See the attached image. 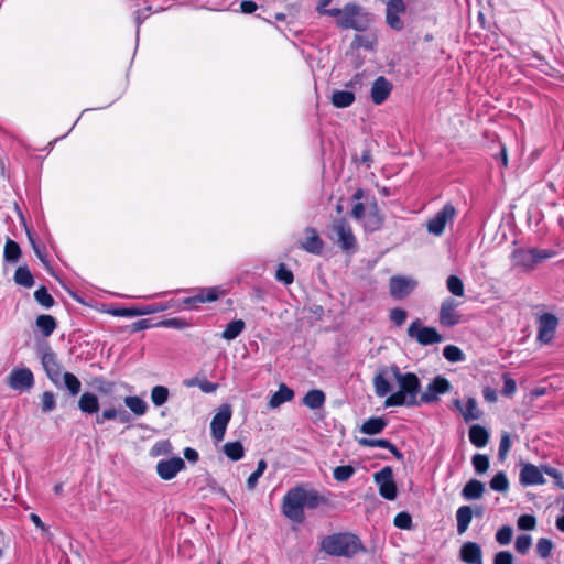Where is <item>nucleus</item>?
<instances>
[{
	"instance_id": "nucleus-1",
	"label": "nucleus",
	"mask_w": 564,
	"mask_h": 564,
	"mask_svg": "<svg viewBox=\"0 0 564 564\" xmlns=\"http://www.w3.org/2000/svg\"><path fill=\"white\" fill-rule=\"evenodd\" d=\"M323 501V497L316 490L296 486L284 495L282 512L291 521L302 523L305 519L304 508L315 509Z\"/></svg>"
},
{
	"instance_id": "nucleus-2",
	"label": "nucleus",
	"mask_w": 564,
	"mask_h": 564,
	"mask_svg": "<svg viewBox=\"0 0 564 564\" xmlns=\"http://www.w3.org/2000/svg\"><path fill=\"white\" fill-rule=\"evenodd\" d=\"M392 377L399 386V391L390 394L386 402V406H413L417 404V393L420 391V380L415 373H402L397 366L390 368Z\"/></svg>"
},
{
	"instance_id": "nucleus-3",
	"label": "nucleus",
	"mask_w": 564,
	"mask_h": 564,
	"mask_svg": "<svg viewBox=\"0 0 564 564\" xmlns=\"http://www.w3.org/2000/svg\"><path fill=\"white\" fill-rule=\"evenodd\" d=\"M321 550L330 556L351 558L365 547L361 540L354 533H333L322 539Z\"/></svg>"
},
{
	"instance_id": "nucleus-4",
	"label": "nucleus",
	"mask_w": 564,
	"mask_h": 564,
	"mask_svg": "<svg viewBox=\"0 0 564 564\" xmlns=\"http://www.w3.org/2000/svg\"><path fill=\"white\" fill-rule=\"evenodd\" d=\"M373 21V15L357 4H347L344 7L343 18L337 20V25L343 29H354L356 31H366Z\"/></svg>"
},
{
	"instance_id": "nucleus-5",
	"label": "nucleus",
	"mask_w": 564,
	"mask_h": 564,
	"mask_svg": "<svg viewBox=\"0 0 564 564\" xmlns=\"http://www.w3.org/2000/svg\"><path fill=\"white\" fill-rule=\"evenodd\" d=\"M328 237L346 252L356 251L357 249V239L350 224L345 218L333 220Z\"/></svg>"
},
{
	"instance_id": "nucleus-6",
	"label": "nucleus",
	"mask_w": 564,
	"mask_h": 564,
	"mask_svg": "<svg viewBox=\"0 0 564 564\" xmlns=\"http://www.w3.org/2000/svg\"><path fill=\"white\" fill-rule=\"evenodd\" d=\"M177 305L175 300H170L164 303H151L140 306L121 307L112 311L113 316L120 317H133L160 313L170 308H174Z\"/></svg>"
},
{
	"instance_id": "nucleus-7",
	"label": "nucleus",
	"mask_w": 564,
	"mask_h": 564,
	"mask_svg": "<svg viewBox=\"0 0 564 564\" xmlns=\"http://www.w3.org/2000/svg\"><path fill=\"white\" fill-rule=\"evenodd\" d=\"M408 336L415 339L422 346L438 344L443 340L442 335L434 327L422 326L420 319H415L410 324Z\"/></svg>"
},
{
	"instance_id": "nucleus-8",
	"label": "nucleus",
	"mask_w": 564,
	"mask_h": 564,
	"mask_svg": "<svg viewBox=\"0 0 564 564\" xmlns=\"http://www.w3.org/2000/svg\"><path fill=\"white\" fill-rule=\"evenodd\" d=\"M455 216H456L455 207L451 203L445 204L443 206V208L440 209L434 215V217H432L427 221L426 229H427L429 234L437 236V237L442 236L445 230L446 225L448 223H453Z\"/></svg>"
},
{
	"instance_id": "nucleus-9",
	"label": "nucleus",
	"mask_w": 564,
	"mask_h": 564,
	"mask_svg": "<svg viewBox=\"0 0 564 564\" xmlns=\"http://www.w3.org/2000/svg\"><path fill=\"white\" fill-rule=\"evenodd\" d=\"M375 481L379 486V494L388 500L397 498V485L393 480V471L389 466L383 467L380 471L375 474Z\"/></svg>"
},
{
	"instance_id": "nucleus-10",
	"label": "nucleus",
	"mask_w": 564,
	"mask_h": 564,
	"mask_svg": "<svg viewBox=\"0 0 564 564\" xmlns=\"http://www.w3.org/2000/svg\"><path fill=\"white\" fill-rule=\"evenodd\" d=\"M558 319L551 313L542 314L538 319V335L536 338L542 344H550L554 338Z\"/></svg>"
},
{
	"instance_id": "nucleus-11",
	"label": "nucleus",
	"mask_w": 564,
	"mask_h": 564,
	"mask_svg": "<svg viewBox=\"0 0 564 564\" xmlns=\"http://www.w3.org/2000/svg\"><path fill=\"white\" fill-rule=\"evenodd\" d=\"M41 361L50 380L56 388H62V366L57 360L56 354L51 348H47L43 352Z\"/></svg>"
},
{
	"instance_id": "nucleus-12",
	"label": "nucleus",
	"mask_w": 564,
	"mask_h": 564,
	"mask_svg": "<svg viewBox=\"0 0 564 564\" xmlns=\"http://www.w3.org/2000/svg\"><path fill=\"white\" fill-rule=\"evenodd\" d=\"M231 408L228 404H224L219 408L218 412L213 417L210 430L212 436L216 442L224 440L227 425L231 419Z\"/></svg>"
},
{
	"instance_id": "nucleus-13",
	"label": "nucleus",
	"mask_w": 564,
	"mask_h": 564,
	"mask_svg": "<svg viewBox=\"0 0 564 564\" xmlns=\"http://www.w3.org/2000/svg\"><path fill=\"white\" fill-rule=\"evenodd\" d=\"M451 390L449 381L442 377L437 376L433 379L432 382L429 383L426 390L421 394V402L423 403H432L438 400L440 394H444Z\"/></svg>"
},
{
	"instance_id": "nucleus-14",
	"label": "nucleus",
	"mask_w": 564,
	"mask_h": 564,
	"mask_svg": "<svg viewBox=\"0 0 564 564\" xmlns=\"http://www.w3.org/2000/svg\"><path fill=\"white\" fill-rule=\"evenodd\" d=\"M8 383L13 390H29L34 386V377L30 369H13L8 378Z\"/></svg>"
},
{
	"instance_id": "nucleus-15",
	"label": "nucleus",
	"mask_w": 564,
	"mask_h": 564,
	"mask_svg": "<svg viewBox=\"0 0 564 564\" xmlns=\"http://www.w3.org/2000/svg\"><path fill=\"white\" fill-rule=\"evenodd\" d=\"M458 303L451 297L442 302L440 310V323L445 327H453L460 322V315L457 312Z\"/></svg>"
},
{
	"instance_id": "nucleus-16",
	"label": "nucleus",
	"mask_w": 564,
	"mask_h": 564,
	"mask_svg": "<svg viewBox=\"0 0 564 564\" xmlns=\"http://www.w3.org/2000/svg\"><path fill=\"white\" fill-rule=\"evenodd\" d=\"M184 468L185 462L181 457H172L160 460L156 465V473L162 479L171 480Z\"/></svg>"
},
{
	"instance_id": "nucleus-17",
	"label": "nucleus",
	"mask_w": 564,
	"mask_h": 564,
	"mask_svg": "<svg viewBox=\"0 0 564 564\" xmlns=\"http://www.w3.org/2000/svg\"><path fill=\"white\" fill-rule=\"evenodd\" d=\"M299 247L312 254H321L324 249V241L317 230L313 227L304 229V239L299 241Z\"/></svg>"
},
{
	"instance_id": "nucleus-18",
	"label": "nucleus",
	"mask_w": 564,
	"mask_h": 564,
	"mask_svg": "<svg viewBox=\"0 0 564 564\" xmlns=\"http://www.w3.org/2000/svg\"><path fill=\"white\" fill-rule=\"evenodd\" d=\"M415 286L414 280L404 276H392L389 283L390 294L395 300L406 297Z\"/></svg>"
},
{
	"instance_id": "nucleus-19",
	"label": "nucleus",
	"mask_w": 564,
	"mask_h": 564,
	"mask_svg": "<svg viewBox=\"0 0 564 564\" xmlns=\"http://www.w3.org/2000/svg\"><path fill=\"white\" fill-rule=\"evenodd\" d=\"M545 478L543 477L542 470L530 463L522 464V468L520 471V482L523 486H534V485H543L545 484Z\"/></svg>"
},
{
	"instance_id": "nucleus-20",
	"label": "nucleus",
	"mask_w": 564,
	"mask_h": 564,
	"mask_svg": "<svg viewBox=\"0 0 564 564\" xmlns=\"http://www.w3.org/2000/svg\"><path fill=\"white\" fill-rule=\"evenodd\" d=\"M391 90L392 84L386 77L380 76L372 84L370 90L371 100L376 105H381L388 99Z\"/></svg>"
},
{
	"instance_id": "nucleus-21",
	"label": "nucleus",
	"mask_w": 564,
	"mask_h": 564,
	"mask_svg": "<svg viewBox=\"0 0 564 564\" xmlns=\"http://www.w3.org/2000/svg\"><path fill=\"white\" fill-rule=\"evenodd\" d=\"M459 557L466 564H482L481 547L476 542H466L460 547Z\"/></svg>"
},
{
	"instance_id": "nucleus-22",
	"label": "nucleus",
	"mask_w": 564,
	"mask_h": 564,
	"mask_svg": "<svg viewBox=\"0 0 564 564\" xmlns=\"http://www.w3.org/2000/svg\"><path fill=\"white\" fill-rule=\"evenodd\" d=\"M383 223V218L379 212L378 205L373 202L368 208L364 218V227L366 230H378Z\"/></svg>"
},
{
	"instance_id": "nucleus-23",
	"label": "nucleus",
	"mask_w": 564,
	"mask_h": 564,
	"mask_svg": "<svg viewBox=\"0 0 564 564\" xmlns=\"http://www.w3.org/2000/svg\"><path fill=\"white\" fill-rule=\"evenodd\" d=\"M356 100L355 93L351 89H335L330 95V102L335 108H347Z\"/></svg>"
},
{
	"instance_id": "nucleus-24",
	"label": "nucleus",
	"mask_w": 564,
	"mask_h": 564,
	"mask_svg": "<svg viewBox=\"0 0 564 564\" xmlns=\"http://www.w3.org/2000/svg\"><path fill=\"white\" fill-rule=\"evenodd\" d=\"M511 259L514 267H520L525 270H531L535 265L532 249H516L512 252Z\"/></svg>"
},
{
	"instance_id": "nucleus-25",
	"label": "nucleus",
	"mask_w": 564,
	"mask_h": 564,
	"mask_svg": "<svg viewBox=\"0 0 564 564\" xmlns=\"http://www.w3.org/2000/svg\"><path fill=\"white\" fill-rule=\"evenodd\" d=\"M456 408L460 411L466 422L478 420L481 416V411L478 408L477 401L474 398H468L465 406L462 405L459 400H455Z\"/></svg>"
},
{
	"instance_id": "nucleus-26",
	"label": "nucleus",
	"mask_w": 564,
	"mask_h": 564,
	"mask_svg": "<svg viewBox=\"0 0 564 564\" xmlns=\"http://www.w3.org/2000/svg\"><path fill=\"white\" fill-rule=\"evenodd\" d=\"M78 408L85 414H95L99 411L98 397L91 392H84L78 400Z\"/></svg>"
},
{
	"instance_id": "nucleus-27",
	"label": "nucleus",
	"mask_w": 564,
	"mask_h": 564,
	"mask_svg": "<svg viewBox=\"0 0 564 564\" xmlns=\"http://www.w3.org/2000/svg\"><path fill=\"white\" fill-rule=\"evenodd\" d=\"M390 369H383L373 378L375 391L378 397H386L391 391Z\"/></svg>"
},
{
	"instance_id": "nucleus-28",
	"label": "nucleus",
	"mask_w": 564,
	"mask_h": 564,
	"mask_svg": "<svg viewBox=\"0 0 564 564\" xmlns=\"http://www.w3.org/2000/svg\"><path fill=\"white\" fill-rule=\"evenodd\" d=\"M468 435L470 443L478 448L485 447L489 441L488 431L478 424L470 426Z\"/></svg>"
},
{
	"instance_id": "nucleus-29",
	"label": "nucleus",
	"mask_w": 564,
	"mask_h": 564,
	"mask_svg": "<svg viewBox=\"0 0 564 564\" xmlns=\"http://www.w3.org/2000/svg\"><path fill=\"white\" fill-rule=\"evenodd\" d=\"M294 398V392L286 384L281 383L279 390L273 393L269 401L270 409H276L284 402L291 401Z\"/></svg>"
},
{
	"instance_id": "nucleus-30",
	"label": "nucleus",
	"mask_w": 564,
	"mask_h": 564,
	"mask_svg": "<svg viewBox=\"0 0 564 564\" xmlns=\"http://www.w3.org/2000/svg\"><path fill=\"white\" fill-rule=\"evenodd\" d=\"M387 425L388 422L383 417H370L362 423L360 432L368 435H376L381 433Z\"/></svg>"
},
{
	"instance_id": "nucleus-31",
	"label": "nucleus",
	"mask_w": 564,
	"mask_h": 564,
	"mask_svg": "<svg viewBox=\"0 0 564 564\" xmlns=\"http://www.w3.org/2000/svg\"><path fill=\"white\" fill-rule=\"evenodd\" d=\"M325 393L322 390L313 389L310 390L303 398V404L312 410H317L325 404Z\"/></svg>"
},
{
	"instance_id": "nucleus-32",
	"label": "nucleus",
	"mask_w": 564,
	"mask_h": 564,
	"mask_svg": "<svg viewBox=\"0 0 564 564\" xmlns=\"http://www.w3.org/2000/svg\"><path fill=\"white\" fill-rule=\"evenodd\" d=\"M484 491V484L477 479H471L464 486L462 495L466 500H473L481 498Z\"/></svg>"
},
{
	"instance_id": "nucleus-33",
	"label": "nucleus",
	"mask_w": 564,
	"mask_h": 564,
	"mask_svg": "<svg viewBox=\"0 0 564 564\" xmlns=\"http://www.w3.org/2000/svg\"><path fill=\"white\" fill-rule=\"evenodd\" d=\"M473 519V510L469 506H462L456 511L457 531L463 534L468 529Z\"/></svg>"
},
{
	"instance_id": "nucleus-34",
	"label": "nucleus",
	"mask_w": 564,
	"mask_h": 564,
	"mask_svg": "<svg viewBox=\"0 0 564 564\" xmlns=\"http://www.w3.org/2000/svg\"><path fill=\"white\" fill-rule=\"evenodd\" d=\"M246 328V324L242 319H235L228 323L221 334L225 340L236 339Z\"/></svg>"
},
{
	"instance_id": "nucleus-35",
	"label": "nucleus",
	"mask_w": 564,
	"mask_h": 564,
	"mask_svg": "<svg viewBox=\"0 0 564 564\" xmlns=\"http://www.w3.org/2000/svg\"><path fill=\"white\" fill-rule=\"evenodd\" d=\"M36 326L44 337L51 336L56 329V319L51 315H39L36 318Z\"/></svg>"
},
{
	"instance_id": "nucleus-36",
	"label": "nucleus",
	"mask_w": 564,
	"mask_h": 564,
	"mask_svg": "<svg viewBox=\"0 0 564 564\" xmlns=\"http://www.w3.org/2000/svg\"><path fill=\"white\" fill-rule=\"evenodd\" d=\"M124 404L133 412L135 415H144L148 411V404L144 400L137 395H128L124 398Z\"/></svg>"
},
{
	"instance_id": "nucleus-37",
	"label": "nucleus",
	"mask_w": 564,
	"mask_h": 564,
	"mask_svg": "<svg viewBox=\"0 0 564 564\" xmlns=\"http://www.w3.org/2000/svg\"><path fill=\"white\" fill-rule=\"evenodd\" d=\"M223 451L225 455L234 462L241 459L245 455V448L238 441L226 443L223 447Z\"/></svg>"
},
{
	"instance_id": "nucleus-38",
	"label": "nucleus",
	"mask_w": 564,
	"mask_h": 564,
	"mask_svg": "<svg viewBox=\"0 0 564 564\" xmlns=\"http://www.w3.org/2000/svg\"><path fill=\"white\" fill-rule=\"evenodd\" d=\"M62 387L66 388L72 397H76L80 392L82 383L74 373L65 372Z\"/></svg>"
},
{
	"instance_id": "nucleus-39",
	"label": "nucleus",
	"mask_w": 564,
	"mask_h": 564,
	"mask_svg": "<svg viewBox=\"0 0 564 564\" xmlns=\"http://www.w3.org/2000/svg\"><path fill=\"white\" fill-rule=\"evenodd\" d=\"M14 281L17 284L24 288H31L34 284V279L28 267H19L14 273Z\"/></svg>"
},
{
	"instance_id": "nucleus-40",
	"label": "nucleus",
	"mask_w": 564,
	"mask_h": 564,
	"mask_svg": "<svg viewBox=\"0 0 564 564\" xmlns=\"http://www.w3.org/2000/svg\"><path fill=\"white\" fill-rule=\"evenodd\" d=\"M21 256L20 246L12 239H8L4 245V259L9 262L17 263Z\"/></svg>"
},
{
	"instance_id": "nucleus-41",
	"label": "nucleus",
	"mask_w": 564,
	"mask_h": 564,
	"mask_svg": "<svg viewBox=\"0 0 564 564\" xmlns=\"http://www.w3.org/2000/svg\"><path fill=\"white\" fill-rule=\"evenodd\" d=\"M169 389L164 386H155L151 390V401L155 406L163 405L169 399Z\"/></svg>"
},
{
	"instance_id": "nucleus-42",
	"label": "nucleus",
	"mask_w": 564,
	"mask_h": 564,
	"mask_svg": "<svg viewBox=\"0 0 564 564\" xmlns=\"http://www.w3.org/2000/svg\"><path fill=\"white\" fill-rule=\"evenodd\" d=\"M446 286L455 296H464L465 294L464 283L457 275H449L446 280Z\"/></svg>"
},
{
	"instance_id": "nucleus-43",
	"label": "nucleus",
	"mask_w": 564,
	"mask_h": 564,
	"mask_svg": "<svg viewBox=\"0 0 564 564\" xmlns=\"http://www.w3.org/2000/svg\"><path fill=\"white\" fill-rule=\"evenodd\" d=\"M490 488L495 491L505 492L509 488V481L503 471L496 474L490 480Z\"/></svg>"
},
{
	"instance_id": "nucleus-44",
	"label": "nucleus",
	"mask_w": 564,
	"mask_h": 564,
	"mask_svg": "<svg viewBox=\"0 0 564 564\" xmlns=\"http://www.w3.org/2000/svg\"><path fill=\"white\" fill-rule=\"evenodd\" d=\"M36 302L45 308H50L54 305L55 301L53 296L47 292L45 286H41L34 292Z\"/></svg>"
},
{
	"instance_id": "nucleus-45",
	"label": "nucleus",
	"mask_w": 564,
	"mask_h": 564,
	"mask_svg": "<svg viewBox=\"0 0 564 564\" xmlns=\"http://www.w3.org/2000/svg\"><path fill=\"white\" fill-rule=\"evenodd\" d=\"M443 356L451 362L463 361L465 355L460 348L454 345H447L443 349Z\"/></svg>"
},
{
	"instance_id": "nucleus-46",
	"label": "nucleus",
	"mask_w": 564,
	"mask_h": 564,
	"mask_svg": "<svg viewBox=\"0 0 564 564\" xmlns=\"http://www.w3.org/2000/svg\"><path fill=\"white\" fill-rule=\"evenodd\" d=\"M158 327H165V328H174V329H184L189 326V323L180 317H172L167 319H163L156 324Z\"/></svg>"
},
{
	"instance_id": "nucleus-47",
	"label": "nucleus",
	"mask_w": 564,
	"mask_h": 564,
	"mask_svg": "<svg viewBox=\"0 0 564 564\" xmlns=\"http://www.w3.org/2000/svg\"><path fill=\"white\" fill-rule=\"evenodd\" d=\"M275 279L284 285H290L294 281V275L293 272L288 269L284 263H281L276 269Z\"/></svg>"
},
{
	"instance_id": "nucleus-48",
	"label": "nucleus",
	"mask_w": 564,
	"mask_h": 564,
	"mask_svg": "<svg viewBox=\"0 0 564 564\" xmlns=\"http://www.w3.org/2000/svg\"><path fill=\"white\" fill-rule=\"evenodd\" d=\"M386 22L394 31H402L404 28V22L401 19V14L395 13L394 11L386 10Z\"/></svg>"
},
{
	"instance_id": "nucleus-49",
	"label": "nucleus",
	"mask_w": 564,
	"mask_h": 564,
	"mask_svg": "<svg viewBox=\"0 0 564 564\" xmlns=\"http://www.w3.org/2000/svg\"><path fill=\"white\" fill-rule=\"evenodd\" d=\"M471 464L477 474H484L489 468V459L484 454H475L471 458Z\"/></svg>"
},
{
	"instance_id": "nucleus-50",
	"label": "nucleus",
	"mask_w": 564,
	"mask_h": 564,
	"mask_svg": "<svg viewBox=\"0 0 564 564\" xmlns=\"http://www.w3.org/2000/svg\"><path fill=\"white\" fill-rule=\"evenodd\" d=\"M56 406L55 395L52 391H45L41 395V409L42 412L48 413Z\"/></svg>"
},
{
	"instance_id": "nucleus-51",
	"label": "nucleus",
	"mask_w": 564,
	"mask_h": 564,
	"mask_svg": "<svg viewBox=\"0 0 564 564\" xmlns=\"http://www.w3.org/2000/svg\"><path fill=\"white\" fill-rule=\"evenodd\" d=\"M198 296H200L202 303L214 302L219 299L220 292L218 288H206L198 291Z\"/></svg>"
},
{
	"instance_id": "nucleus-52",
	"label": "nucleus",
	"mask_w": 564,
	"mask_h": 564,
	"mask_svg": "<svg viewBox=\"0 0 564 564\" xmlns=\"http://www.w3.org/2000/svg\"><path fill=\"white\" fill-rule=\"evenodd\" d=\"M354 473L355 469L349 465L338 466L334 469V478L337 481H346L354 475Z\"/></svg>"
},
{
	"instance_id": "nucleus-53",
	"label": "nucleus",
	"mask_w": 564,
	"mask_h": 564,
	"mask_svg": "<svg viewBox=\"0 0 564 564\" xmlns=\"http://www.w3.org/2000/svg\"><path fill=\"white\" fill-rule=\"evenodd\" d=\"M531 544V536L528 534H522L516 539L514 547L520 554H525L530 550Z\"/></svg>"
},
{
	"instance_id": "nucleus-54",
	"label": "nucleus",
	"mask_w": 564,
	"mask_h": 564,
	"mask_svg": "<svg viewBox=\"0 0 564 564\" xmlns=\"http://www.w3.org/2000/svg\"><path fill=\"white\" fill-rule=\"evenodd\" d=\"M354 44L357 47H364L366 50H373L376 44V37L370 35L357 34L354 39Z\"/></svg>"
},
{
	"instance_id": "nucleus-55",
	"label": "nucleus",
	"mask_w": 564,
	"mask_h": 564,
	"mask_svg": "<svg viewBox=\"0 0 564 564\" xmlns=\"http://www.w3.org/2000/svg\"><path fill=\"white\" fill-rule=\"evenodd\" d=\"M512 539V528L509 525L501 527L496 533V541L500 545H507Z\"/></svg>"
},
{
	"instance_id": "nucleus-56",
	"label": "nucleus",
	"mask_w": 564,
	"mask_h": 564,
	"mask_svg": "<svg viewBox=\"0 0 564 564\" xmlns=\"http://www.w3.org/2000/svg\"><path fill=\"white\" fill-rule=\"evenodd\" d=\"M553 544L551 540L542 538L536 543V552L542 558H547L551 555Z\"/></svg>"
},
{
	"instance_id": "nucleus-57",
	"label": "nucleus",
	"mask_w": 564,
	"mask_h": 564,
	"mask_svg": "<svg viewBox=\"0 0 564 564\" xmlns=\"http://www.w3.org/2000/svg\"><path fill=\"white\" fill-rule=\"evenodd\" d=\"M393 523L399 529L409 530L412 527V518L408 512H400L394 517Z\"/></svg>"
},
{
	"instance_id": "nucleus-58",
	"label": "nucleus",
	"mask_w": 564,
	"mask_h": 564,
	"mask_svg": "<svg viewBox=\"0 0 564 564\" xmlns=\"http://www.w3.org/2000/svg\"><path fill=\"white\" fill-rule=\"evenodd\" d=\"M358 443L364 447L387 448V446H389V441L384 438H360L358 440Z\"/></svg>"
},
{
	"instance_id": "nucleus-59",
	"label": "nucleus",
	"mask_w": 564,
	"mask_h": 564,
	"mask_svg": "<svg viewBox=\"0 0 564 564\" xmlns=\"http://www.w3.org/2000/svg\"><path fill=\"white\" fill-rule=\"evenodd\" d=\"M511 447V441L508 433H503L500 443H499V449H498V456L501 460H503L510 451Z\"/></svg>"
},
{
	"instance_id": "nucleus-60",
	"label": "nucleus",
	"mask_w": 564,
	"mask_h": 564,
	"mask_svg": "<svg viewBox=\"0 0 564 564\" xmlns=\"http://www.w3.org/2000/svg\"><path fill=\"white\" fill-rule=\"evenodd\" d=\"M535 524V518L531 514H523L518 519V527L521 530H533Z\"/></svg>"
},
{
	"instance_id": "nucleus-61",
	"label": "nucleus",
	"mask_w": 564,
	"mask_h": 564,
	"mask_svg": "<svg viewBox=\"0 0 564 564\" xmlns=\"http://www.w3.org/2000/svg\"><path fill=\"white\" fill-rule=\"evenodd\" d=\"M406 312L402 308L395 307L390 312V319L397 325L401 326L406 319Z\"/></svg>"
},
{
	"instance_id": "nucleus-62",
	"label": "nucleus",
	"mask_w": 564,
	"mask_h": 564,
	"mask_svg": "<svg viewBox=\"0 0 564 564\" xmlns=\"http://www.w3.org/2000/svg\"><path fill=\"white\" fill-rule=\"evenodd\" d=\"M517 390L516 381L508 375H503V388L502 393L507 397H511Z\"/></svg>"
},
{
	"instance_id": "nucleus-63",
	"label": "nucleus",
	"mask_w": 564,
	"mask_h": 564,
	"mask_svg": "<svg viewBox=\"0 0 564 564\" xmlns=\"http://www.w3.org/2000/svg\"><path fill=\"white\" fill-rule=\"evenodd\" d=\"M387 11H394L395 13L403 14L406 10L404 0H389L387 2Z\"/></svg>"
},
{
	"instance_id": "nucleus-64",
	"label": "nucleus",
	"mask_w": 564,
	"mask_h": 564,
	"mask_svg": "<svg viewBox=\"0 0 564 564\" xmlns=\"http://www.w3.org/2000/svg\"><path fill=\"white\" fill-rule=\"evenodd\" d=\"M512 554L508 551L498 552L495 555L494 564H512Z\"/></svg>"
}]
</instances>
